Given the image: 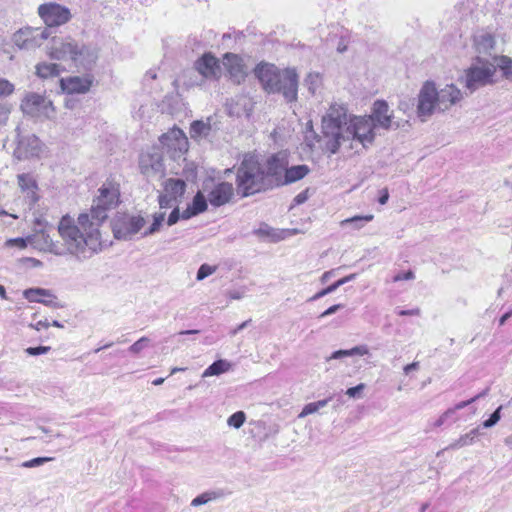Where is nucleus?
<instances>
[{
	"label": "nucleus",
	"mask_w": 512,
	"mask_h": 512,
	"mask_svg": "<svg viewBox=\"0 0 512 512\" xmlns=\"http://www.w3.org/2000/svg\"><path fill=\"white\" fill-rule=\"evenodd\" d=\"M89 212L81 213L77 223L69 215L61 218L58 232L62 238L64 250L79 259H86L99 251L102 246L100 228L108 218V212L120 202L119 185L106 181L98 189Z\"/></svg>",
	"instance_id": "f257e3e1"
},
{
	"label": "nucleus",
	"mask_w": 512,
	"mask_h": 512,
	"mask_svg": "<svg viewBox=\"0 0 512 512\" xmlns=\"http://www.w3.org/2000/svg\"><path fill=\"white\" fill-rule=\"evenodd\" d=\"M463 98L461 90L454 84H447L437 90L435 83L426 81L418 94L417 115L426 121L435 112H445Z\"/></svg>",
	"instance_id": "f03ea898"
},
{
	"label": "nucleus",
	"mask_w": 512,
	"mask_h": 512,
	"mask_svg": "<svg viewBox=\"0 0 512 512\" xmlns=\"http://www.w3.org/2000/svg\"><path fill=\"white\" fill-rule=\"evenodd\" d=\"M254 72L267 92H281L288 102L296 100L298 75L294 69L280 71L273 64L261 63Z\"/></svg>",
	"instance_id": "7ed1b4c3"
},
{
	"label": "nucleus",
	"mask_w": 512,
	"mask_h": 512,
	"mask_svg": "<svg viewBox=\"0 0 512 512\" xmlns=\"http://www.w3.org/2000/svg\"><path fill=\"white\" fill-rule=\"evenodd\" d=\"M236 188L242 197L270 189L264 166L252 155H246L236 171Z\"/></svg>",
	"instance_id": "20e7f679"
},
{
	"label": "nucleus",
	"mask_w": 512,
	"mask_h": 512,
	"mask_svg": "<svg viewBox=\"0 0 512 512\" xmlns=\"http://www.w3.org/2000/svg\"><path fill=\"white\" fill-rule=\"evenodd\" d=\"M375 126L372 119L367 116H353L349 119V124L345 128L349 149H357V144L366 149L375 140ZM358 152V150H356Z\"/></svg>",
	"instance_id": "39448f33"
},
{
	"label": "nucleus",
	"mask_w": 512,
	"mask_h": 512,
	"mask_svg": "<svg viewBox=\"0 0 512 512\" xmlns=\"http://www.w3.org/2000/svg\"><path fill=\"white\" fill-rule=\"evenodd\" d=\"M495 73V64L478 57L476 63L465 71V87L473 93L480 87L492 84Z\"/></svg>",
	"instance_id": "423d86ee"
},
{
	"label": "nucleus",
	"mask_w": 512,
	"mask_h": 512,
	"mask_svg": "<svg viewBox=\"0 0 512 512\" xmlns=\"http://www.w3.org/2000/svg\"><path fill=\"white\" fill-rule=\"evenodd\" d=\"M80 43L71 36L53 37L48 46V56L54 60L71 62L77 49H80Z\"/></svg>",
	"instance_id": "0eeeda50"
},
{
	"label": "nucleus",
	"mask_w": 512,
	"mask_h": 512,
	"mask_svg": "<svg viewBox=\"0 0 512 512\" xmlns=\"http://www.w3.org/2000/svg\"><path fill=\"white\" fill-rule=\"evenodd\" d=\"M37 12L48 29L62 26L68 23L72 18L70 9L56 2L41 4Z\"/></svg>",
	"instance_id": "6e6552de"
},
{
	"label": "nucleus",
	"mask_w": 512,
	"mask_h": 512,
	"mask_svg": "<svg viewBox=\"0 0 512 512\" xmlns=\"http://www.w3.org/2000/svg\"><path fill=\"white\" fill-rule=\"evenodd\" d=\"M145 225V219L141 216L119 214L112 221L114 237L119 240L131 239Z\"/></svg>",
	"instance_id": "1a4fd4ad"
},
{
	"label": "nucleus",
	"mask_w": 512,
	"mask_h": 512,
	"mask_svg": "<svg viewBox=\"0 0 512 512\" xmlns=\"http://www.w3.org/2000/svg\"><path fill=\"white\" fill-rule=\"evenodd\" d=\"M24 114L37 118H51L54 107L50 100L37 93H28L21 103Z\"/></svg>",
	"instance_id": "9d476101"
},
{
	"label": "nucleus",
	"mask_w": 512,
	"mask_h": 512,
	"mask_svg": "<svg viewBox=\"0 0 512 512\" xmlns=\"http://www.w3.org/2000/svg\"><path fill=\"white\" fill-rule=\"evenodd\" d=\"M50 36L48 28L25 27L13 35V43L20 49H35L40 47Z\"/></svg>",
	"instance_id": "9b49d317"
},
{
	"label": "nucleus",
	"mask_w": 512,
	"mask_h": 512,
	"mask_svg": "<svg viewBox=\"0 0 512 512\" xmlns=\"http://www.w3.org/2000/svg\"><path fill=\"white\" fill-rule=\"evenodd\" d=\"M43 147V143L36 135L21 136L15 148L14 156L18 160L38 159L43 152Z\"/></svg>",
	"instance_id": "f8f14e48"
},
{
	"label": "nucleus",
	"mask_w": 512,
	"mask_h": 512,
	"mask_svg": "<svg viewBox=\"0 0 512 512\" xmlns=\"http://www.w3.org/2000/svg\"><path fill=\"white\" fill-rule=\"evenodd\" d=\"M350 117L351 116L347 114V109L343 105L332 104L323 117L324 134L328 135L330 129L345 131V128L349 124Z\"/></svg>",
	"instance_id": "ddd939ff"
},
{
	"label": "nucleus",
	"mask_w": 512,
	"mask_h": 512,
	"mask_svg": "<svg viewBox=\"0 0 512 512\" xmlns=\"http://www.w3.org/2000/svg\"><path fill=\"white\" fill-rule=\"evenodd\" d=\"M99 58V50L91 44L80 43V49H77L76 56L73 57L71 64L78 71H91Z\"/></svg>",
	"instance_id": "4468645a"
},
{
	"label": "nucleus",
	"mask_w": 512,
	"mask_h": 512,
	"mask_svg": "<svg viewBox=\"0 0 512 512\" xmlns=\"http://www.w3.org/2000/svg\"><path fill=\"white\" fill-rule=\"evenodd\" d=\"M367 117L373 120L375 127H380L385 130L400 127L398 123L393 122V112L390 111L388 103L384 100L375 101L371 115Z\"/></svg>",
	"instance_id": "2eb2a0df"
},
{
	"label": "nucleus",
	"mask_w": 512,
	"mask_h": 512,
	"mask_svg": "<svg viewBox=\"0 0 512 512\" xmlns=\"http://www.w3.org/2000/svg\"><path fill=\"white\" fill-rule=\"evenodd\" d=\"M159 141L163 147H166L169 151L174 152V156L177 154H183L188 150V139L184 132L179 128H172L167 133H164Z\"/></svg>",
	"instance_id": "dca6fc26"
},
{
	"label": "nucleus",
	"mask_w": 512,
	"mask_h": 512,
	"mask_svg": "<svg viewBox=\"0 0 512 512\" xmlns=\"http://www.w3.org/2000/svg\"><path fill=\"white\" fill-rule=\"evenodd\" d=\"M139 168L141 173L147 178L161 176L164 173L161 154L158 151L141 154Z\"/></svg>",
	"instance_id": "f3484780"
},
{
	"label": "nucleus",
	"mask_w": 512,
	"mask_h": 512,
	"mask_svg": "<svg viewBox=\"0 0 512 512\" xmlns=\"http://www.w3.org/2000/svg\"><path fill=\"white\" fill-rule=\"evenodd\" d=\"M286 168L287 161L284 157L273 155L267 160V164L264 167V173L267 174L270 188L274 185L282 184Z\"/></svg>",
	"instance_id": "a211bd4d"
},
{
	"label": "nucleus",
	"mask_w": 512,
	"mask_h": 512,
	"mask_svg": "<svg viewBox=\"0 0 512 512\" xmlns=\"http://www.w3.org/2000/svg\"><path fill=\"white\" fill-rule=\"evenodd\" d=\"M59 82L61 90L67 94H84L90 90L93 77L91 75L83 77L72 76L68 78H61Z\"/></svg>",
	"instance_id": "6ab92c4d"
},
{
	"label": "nucleus",
	"mask_w": 512,
	"mask_h": 512,
	"mask_svg": "<svg viewBox=\"0 0 512 512\" xmlns=\"http://www.w3.org/2000/svg\"><path fill=\"white\" fill-rule=\"evenodd\" d=\"M18 186L25 200L30 206H33L39 200L37 180L31 173H21L17 175Z\"/></svg>",
	"instance_id": "aec40b11"
},
{
	"label": "nucleus",
	"mask_w": 512,
	"mask_h": 512,
	"mask_svg": "<svg viewBox=\"0 0 512 512\" xmlns=\"http://www.w3.org/2000/svg\"><path fill=\"white\" fill-rule=\"evenodd\" d=\"M166 212L158 211L152 215V223L151 225L144 231L143 236L153 235L158 233L163 228L164 224L167 226H172L178 222L180 219L179 208H173L172 212L169 214L167 220L165 221Z\"/></svg>",
	"instance_id": "412c9836"
},
{
	"label": "nucleus",
	"mask_w": 512,
	"mask_h": 512,
	"mask_svg": "<svg viewBox=\"0 0 512 512\" xmlns=\"http://www.w3.org/2000/svg\"><path fill=\"white\" fill-rule=\"evenodd\" d=\"M233 196V185L229 182H220L208 193V201L212 206L220 207L229 203Z\"/></svg>",
	"instance_id": "4be33fe9"
},
{
	"label": "nucleus",
	"mask_w": 512,
	"mask_h": 512,
	"mask_svg": "<svg viewBox=\"0 0 512 512\" xmlns=\"http://www.w3.org/2000/svg\"><path fill=\"white\" fill-rule=\"evenodd\" d=\"M197 71L205 78L217 79L221 75V67L218 59L211 53L204 54L195 63Z\"/></svg>",
	"instance_id": "5701e85b"
},
{
	"label": "nucleus",
	"mask_w": 512,
	"mask_h": 512,
	"mask_svg": "<svg viewBox=\"0 0 512 512\" xmlns=\"http://www.w3.org/2000/svg\"><path fill=\"white\" fill-rule=\"evenodd\" d=\"M223 65L235 83L239 84L244 80L246 71L241 57L233 53H226L223 58Z\"/></svg>",
	"instance_id": "b1692460"
},
{
	"label": "nucleus",
	"mask_w": 512,
	"mask_h": 512,
	"mask_svg": "<svg viewBox=\"0 0 512 512\" xmlns=\"http://www.w3.org/2000/svg\"><path fill=\"white\" fill-rule=\"evenodd\" d=\"M327 140L325 142V149L329 151L331 154H335L339 151L341 145L345 142H349L347 140V134L342 130H329V134H325Z\"/></svg>",
	"instance_id": "393cba45"
},
{
	"label": "nucleus",
	"mask_w": 512,
	"mask_h": 512,
	"mask_svg": "<svg viewBox=\"0 0 512 512\" xmlns=\"http://www.w3.org/2000/svg\"><path fill=\"white\" fill-rule=\"evenodd\" d=\"M311 169L308 165L300 164L293 165L291 167H287L284 173V179L282 181L283 184H291L297 182L304 177H306L310 173Z\"/></svg>",
	"instance_id": "a878e982"
},
{
	"label": "nucleus",
	"mask_w": 512,
	"mask_h": 512,
	"mask_svg": "<svg viewBox=\"0 0 512 512\" xmlns=\"http://www.w3.org/2000/svg\"><path fill=\"white\" fill-rule=\"evenodd\" d=\"M35 69L36 75L43 80L56 78L64 70L59 64L48 62L38 63Z\"/></svg>",
	"instance_id": "bb28decb"
},
{
	"label": "nucleus",
	"mask_w": 512,
	"mask_h": 512,
	"mask_svg": "<svg viewBox=\"0 0 512 512\" xmlns=\"http://www.w3.org/2000/svg\"><path fill=\"white\" fill-rule=\"evenodd\" d=\"M474 45L479 53H489L495 45L493 35L487 32H480L474 36Z\"/></svg>",
	"instance_id": "cd10ccee"
},
{
	"label": "nucleus",
	"mask_w": 512,
	"mask_h": 512,
	"mask_svg": "<svg viewBox=\"0 0 512 512\" xmlns=\"http://www.w3.org/2000/svg\"><path fill=\"white\" fill-rule=\"evenodd\" d=\"M233 365L226 359H220L213 362L208 368H206L202 374L203 378L210 376H218L226 373L232 369Z\"/></svg>",
	"instance_id": "c85d7f7f"
},
{
	"label": "nucleus",
	"mask_w": 512,
	"mask_h": 512,
	"mask_svg": "<svg viewBox=\"0 0 512 512\" xmlns=\"http://www.w3.org/2000/svg\"><path fill=\"white\" fill-rule=\"evenodd\" d=\"M480 435V429L474 428L468 433L461 435L457 440L452 442L449 446L445 448V450H457L462 447L471 445L474 443L475 439Z\"/></svg>",
	"instance_id": "c756f323"
},
{
	"label": "nucleus",
	"mask_w": 512,
	"mask_h": 512,
	"mask_svg": "<svg viewBox=\"0 0 512 512\" xmlns=\"http://www.w3.org/2000/svg\"><path fill=\"white\" fill-rule=\"evenodd\" d=\"M186 184L181 179L170 178L165 181L164 192L176 200L185 192Z\"/></svg>",
	"instance_id": "7c9ffc66"
},
{
	"label": "nucleus",
	"mask_w": 512,
	"mask_h": 512,
	"mask_svg": "<svg viewBox=\"0 0 512 512\" xmlns=\"http://www.w3.org/2000/svg\"><path fill=\"white\" fill-rule=\"evenodd\" d=\"M369 354V347L365 344L347 350H337L331 354L330 359H341L350 356H364Z\"/></svg>",
	"instance_id": "2f4dec72"
},
{
	"label": "nucleus",
	"mask_w": 512,
	"mask_h": 512,
	"mask_svg": "<svg viewBox=\"0 0 512 512\" xmlns=\"http://www.w3.org/2000/svg\"><path fill=\"white\" fill-rule=\"evenodd\" d=\"M23 296L29 302L44 301L43 297H52V292L44 288H29L23 291Z\"/></svg>",
	"instance_id": "473e14b6"
},
{
	"label": "nucleus",
	"mask_w": 512,
	"mask_h": 512,
	"mask_svg": "<svg viewBox=\"0 0 512 512\" xmlns=\"http://www.w3.org/2000/svg\"><path fill=\"white\" fill-rule=\"evenodd\" d=\"M332 398L333 396L330 395L326 399L306 404L302 411L299 413L298 418H304L310 414L318 412L321 408H324L332 400Z\"/></svg>",
	"instance_id": "72a5a7b5"
},
{
	"label": "nucleus",
	"mask_w": 512,
	"mask_h": 512,
	"mask_svg": "<svg viewBox=\"0 0 512 512\" xmlns=\"http://www.w3.org/2000/svg\"><path fill=\"white\" fill-rule=\"evenodd\" d=\"M211 130L209 123L197 120L193 121L190 126V135L192 138H200L208 136Z\"/></svg>",
	"instance_id": "f704fd0d"
},
{
	"label": "nucleus",
	"mask_w": 512,
	"mask_h": 512,
	"mask_svg": "<svg viewBox=\"0 0 512 512\" xmlns=\"http://www.w3.org/2000/svg\"><path fill=\"white\" fill-rule=\"evenodd\" d=\"M374 216L372 214H368L365 216H354L351 218L344 219L340 222L341 227H345L348 225H351L353 229L359 230L361 229L366 223L372 221Z\"/></svg>",
	"instance_id": "c9c22d12"
},
{
	"label": "nucleus",
	"mask_w": 512,
	"mask_h": 512,
	"mask_svg": "<svg viewBox=\"0 0 512 512\" xmlns=\"http://www.w3.org/2000/svg\"><path fill=\"white\" fill-rule=\"evenodd\" d=\"M321 84V75L315 72L309 73L304 80V85L307 87L311 94H315L317 89L321 86Z\"/></svg>",
	"instance_id": "e433bc0d"
},
{
	"label": "nucleus",
	"mask_w": 512,
	"mask_h": 512,
	"mask_svg": "<svg viewBox=\"0 0 512 512\" xmlns=\"http://www.w3.org/2000/svg\"><path fill=\"white\" fill-rule=\"evenodd\" d=\"M496 67L502 71L503 77L507 80H512V59L508 56H501L497 60Z\"/></svg>",
	"instance_id": "4c0bfd02"
},
{
	"label": "nucleus",
	"mask_w": 512,
	"mask_h": 512,
	"mask_svg": "<svg viewBox=\"0 0 512 512\" xmlns=\"http://www.w3.org/2000/svg\"><path fill=\"white\" fill-rule=\"evenodd\" d=\"M221 495L222 494L220 492H216V491L204 492L192 500L191 506L197 507L200 505L207 504L208 502L219 498Z\"/></svg>",
	"instance_id": "58836bf2"
},
{
	"label": "nucleus",
	"mask_w": 512,
	"mask_h": 512,
	"mask_svg": "<svg viewBox=\"0 0 512 512\" xmlns=\"http://www.w3.org/2000/svg\"><path fill=\"white\" fill-rule=\"evenodd\" d=\"M254 233L263 238H270L273 241H278L281 239L280 234L271 228L270 226L263 224Z\"/></svg>",
	"instance_id": "ea45409f"
},
{
	"label": "nucleus",
	"mask_w": 512,
	"mask_h": 512,
	"mask_svg": "<svg viewBox=\"0 0 512 512\" xmlns=\"http://www.w3.org/2000/svg\"><path fill=\"white\" fill-rule=\"evenodd\" d=\"M207 209V200L201 193H197L193 199L191 214H199Z\"/></svg>",
	"instance_id": "a19ab883"
},
{
	"label": "nucleus",
	"mask_w": 512,
	"mask_h": 512,
	"mask_svg": "<svg viewBox=\"0 0 512 512\" xmlns=\"http://www.w3.org/2000/svg\"><path fill=\"white\" fill-rule=\"evenodd\" d=\"M150 345V339L148 337H141L139 340H137L135 343H133L128 351L133 355L140 354L144 349L149 347Z\"/></svg>",
	"instance_id": "79ce46f5"
},
{
	"label": "nucleus",
	"mask_w": 512,
	"mask_h": 512,
	"mask_svg": "<svg viewBox=\"0 0 512 512\" xmlns=\"http://www.w3.org/2000/svg\"><path fill=\"white\" fill-rule=\"evenodd\" d=\"M246 415L243 411H238L232 414L228 420L227 424L231 427H234L236 429H239L245 422Z\"/></svg>",
	"instance_id": "37998d69"
},
{
	"label": "nucleus",
	"mask_w": 512,
	"mask_h": 512,
	"mask_svg": "<svg viewBox=\"0 0 512 512\" xmlns=\"http://www.w3.org/2000/svg\"><path fill=\"white\" fill-rule=\"evenodd\" d=\"M177 200L165 192L159 196L160 211L167 208L177 207Z\"/></svg>",
	"instance_id": "c03bdc74"
},
{
	"label": "nucleus",
	"mask_w": 512,
	"mask_h": 512,
	"mask_svg": "<svg viewBox=\"0 0 512 512\" xmlns=\"http://www.w3.org/2000/svg\"><path fill=\"white\" fill-rule=\"evenodd\" d=\"M216 271V266H211L208 264H202L197 272V280L201 281L206 277L212 275Z\"/></svg>",
	"instance_id": "a18cd8bd"
},
{
	"label": "nucleus",
	"mask_w": 512,
	"mask_h": 512,
	"mask_svg": "<svg viewBox=\"0 0 512 512\" xmlns=\"http://www.w3.org/2000/svg\"><path fill=\"white\" fill-rule=\"evenodd\" d=\"M53 458L51 457H37L28 461H25L21 464L24 468H34L38 467L40 465H43L46 462L52 461Z\"/></svg>",
	"instance_id": "49530a36"
},
{
	"label": "nucleus",
	"mask_w": 512,
	"mask_h": 512,
	"mask_svg": "<svg viewBox=\"0 0 512 512\" xmlns=\"http://www.w3.org/2000/svg\"><path fill=\"white\" fill-rule=\"evenodd\" d=\"M501 409H502V406H499L489 417V419L485 420L483 422V427L484 428H491L493 426H495L500 418H501Z\"/></svg>",
	"instance_id": "de8ad7c7"
},
{
	"label": "nucleus",
	"mask_w": 512,
	"mask_h": 512,
	"mask_svg": "<svg viewBox=\"0 0 512 512\" xmlns=\"http://www.w3.org/2000/svg\"><path fill=\"white\" fill-rule=\"evenodd\" d=\"M366 388V385L364 383H360L355 387L348 388L345 392V394L350 398H362V393L364 389Z\"/></svg>",
	"instance_id": "09e8293b"
},
{
	"label": "nucleus",
	"mask_w": 512,
	"mask_h": 512,
	"mask_svg": "<svg viewBox=\"0 0 512 512\" xmlns=\"http://www.w3.org/2000/svg\"><path fill=\"white\" fill-rule=\"evenodd\" d=\"M488 393V389H485L484 391H482L481 393L477 394L476 396H474L473 398L469 399V400H466V401H461L459 402L458 404H456L453 408L455 409V411L457 412L458 410H461L465 407H467L468 405H470L471 403L475 402L476 400L480 399L481 397H484L486 394Z\"/></svg>",
	"instance_id": "8fccbe9b"
},
{
	"label": "nucleus",
	"mask_w": 512,
	"mask_h": 512,
	"mask_svg": "<svg viewBox=\"0 0 512 512\" xmlns=\"http://www.w3.org/2000/svg\"><path fill=\"white\" fill-rule=\"evenodd\" d=\"M14 91V85L6 79H0V97L8 96Z\"/></svg>",
	"instance_id": "3c124183"
},
{
	"label": "nucleus",
	"mask_w": 512,
	"mask_h": 512,
	"mask_svg": "<svg viewBox=\"0 0 512 512\" xmlns=\"http://www.w3.org/2000/svg\"><path fill=\"white\" fill-rule=\"evenodd\" d=\"M7 247H17L24 249L27 247V240L21 237L8 239L5 243Z\"/></svg>",
	"instance_id": "603ef678"
},
{
	"label": "nucleus",
	"mask_w": 512,
	"mask_h": 512,
	"mask_svg": "<svg viewBox=\"0 0 512 512\" xmlns=\"http://www.w3.org/2000/svg\"><path fill=\"white\" fill-rule=\"evenodd\" d=\"M51 350L50 346L28 347L25 352L31 356L46 354Z\"/></svg>",
	"instance_id": "864d4df0"
},
{
	"label": "nucleus",
	"mask_w": 512,
	"mask_h": 512,
	"mask_svg": "<svg viewBox=\"0 0 512 512\" xmlns=\"http://www.w3.org/2000/svg\"><path fill=\"white\" fill-rule=\"evenodd\" d=\"M10 114V109L5 105L0 103V127L5 125Z\"/></svg>",
	"instance_id": "5fc2aeb1"
},
{
	"label": "nucleus",
	"mask_w": 512,
	"mask_h": 512,
	"mask_svg": "<svg viewBox=\"0 0 512 512\" xmlns=\"http://www.w3.org/2000/svg\"><path fill=\"white\" fill-rule=\"evenodd\" d=\"M414 278H415L414 273L411 270H409V271L404 272V273L396 274L393 277V282H399V281H402V280H413Z\"/></svg>",
	"instance_id": "6e6d98bb"
},
{
	"label": "nucleus",
	"mask_w": 512,
	"mask_h": 512,
	"mask_svg": "<svg viewBox=\"0 0 512 512\" xmlns=\"http://www.w3.org/2000/svg\"><path fill=\"white\" fill-rule=\"evenodd\" d=\"M343 308V305L342 304H335V305H332L331 307H329L328 309H326L324 312H322L320 314V318H324V317H327V316H330L334 313H336L339 309Z\"/></svg>",
	"instance_id": "4d7b16f0"
},
{
	"label": "nucleus",
	"mask_w": 512,
	"mask_h": 512,
	"mask_svg": "<svg viewBox=\"0 0 512 512\" xmlns=\"http://www.w3.org/2000/svg\"><path fill=\"white\" fill-rule=\"evenodd\" d=\"M307 199H308V190H305V191L300 192L298 195H296L293 201L295 204L300 205V204L306 202Z\"/></svg>",
	"instance_id": "13d9d810"
},
{
	"label": "nucleus",
	"mask_w": 512,
	"mask_h": 512,
	"mask_svg": "<svg viewBox=\"0 0 512 512\" xmlns=\"http://www.w3.org/2000/svg\"><path fill=\"white\" fill-rule=\"evenodd\" d=\"M44 301H40L39 303H42L46 306L57 308L59 307L58 303L56 302V297L52 294V297H43Z\"/></svg>",
	"instance_id": "bf43d9fd"
},
{
	"label": "nucleus",
	"mask_w": 512,
	"mask_h": 512,
	"mask_svg": "<svg viewBox=\"0 0 512 512\" xmlns=\"http://www.w3.org/2000/svg\"><path fill=\"white\" fill-rule=\"evenodd\" d=\"M397 314L400 316H418L420 314V309L414 308L410 310H399Z\"/></svg>",
	"instance_id": "052dcab7"
},
{
	"label": "nucleus",
	"mask_w": 512,
	"mask_h": 512,
	"mask_svg": "<svg viewBox=\"0 0 512 512\" xmlns=\"http://www.w3.org/2000/svg\"><path fill=\"white\" fill-rule=\"evenodd\" d=\"M32 328H34L37 331H41L43 329H48L50 326V323L47 320H40L36 324L30 325Z\"/></svg>",
	"instance_id": "680f3d73"
},
{
	"label": "nucleus",
	"mask_w": 512,
	"mask_h": 512,
	"mask_svg": "<svg viewBox=\"0 0 512 512\" xmlns=\"http://www.w3.org/2000/svg\"><path fill=\"white\" fill-rule=\"evenodd\" d=\"M442 415L445 417L447 421L450 419H452L453 421L457 420V418L455 417L456 411L453 407L448 408L444 413H442Z\"/></svg>",
	"instance_id": "e2e57ef3"
},
{
	"label": "nucleus",
	"mask_w": 512,
	"mask_h": 512,
	"mask_svg": "<svg viewBox=\"0 0 512 512\" xmlns=\"http://www.w3.org/2000/svg\"><path fill=\"white\" fill-rule=\"evenodd\" d=\"M250 321L251 320L242 322L240 325H238L236 328H234L233 330L230 331V335L235 336L238 332H240L241 330L246 328L248 326V324L250 323Z\"/></svg>",
	"instance_id": "0e129e2a"
},
{
	"label": "nucleus",
	"mask_w": 512,
	"mask_h": 512,
	"mask_svg": "<svg viewBox=\"0 0 512 512\" xmlns=\"http://www.w3.org/2000/svg\"><path fill=\"white\" fill-rule=\"evenodd\" d=\"M418 368H419V363L418 362H413L411 364H408V365L404 366L403 371H404L405 374H409L412 371L418 370Z\"/></svg>",
	"instance_id": "69168bd1"
},
{
	"label": "nucleus",
	"mask_w": 512,
	"mask_h": 512,
	"mask_svg": "<svg viewBox=\"0 0 512 512\" xmlns=\"http://www.w3.org/2000/svg\"><path fill=\"white\" fill-rule=\"evenodd\" d=\"M388 199H389V193H388V190H387V189H383V190L381 191V196L379 197V203H380L381 205H384V204H386V203H387Z\"/></svg>",
	"instance_id": "338daca9"
},
{
	"label": "nucleus",
	"mask_w": 512,
	"mask_h": 512,
	"mask_svg": "<svg viewBox=\"0 0 512 512\" xmlns=\"http://www.w3.org/2000/svg\"><path fill=\"white\" fill-rule=\"evenodd\" d=\"M49 250L57 255H62L65 252L64 250H60L59 247L52 242V240H50L49 243Z\"/></svg>",
	"instance_id": "774afa93"
}]
</instances>
